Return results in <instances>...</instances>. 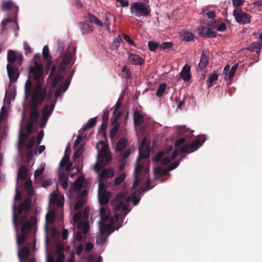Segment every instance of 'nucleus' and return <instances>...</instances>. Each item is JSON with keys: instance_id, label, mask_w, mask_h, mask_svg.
I'll use <instances>...</instances> for the list:
<instances>
[{"instance_id": "nucleus-30", "label": "nucleus", "mask_w": 262, "mask_h": 262, "mask_svg": "<svg viewBox=\"0 0 262 262\" xmlns=\"http://www.w3.org/2000/svg\"><path fill=\"white\" fill-rule=\"evenodd\" d=\"M127 140L126 138L123 137L121 138L118 142L116 150L118 152H120L123 149L125 148L127 146Z\"/></svg>"}, {"instance_id": "nucleus-8", "label": "nucleus", "mask_w": 262, "mask_h": 262, "mask_svg": "<svg viewBox=\"0 0 262 262\" xmlns=\"http://www.w3.org/2000/svg\"><path fill=\"white\" fill-rule=\"evenodd\" d=\"M73 55V53L71 51H67L60 56V58L61 59V61L59 66V70L60 72H63L66 70L67 66L70 62Z\"/></svg>"}, {"instance_id": "nucleus-36", "label": "nucleus", "mask_w": 262, "mask_h": 262, "mask_svg": "<svg viewBox=\"0 0 262 262\" xmlns=\"http://www.w3.org/2000/svg\"><path fill=\"white\" fill-rule=\"evenodd\" d=\"M84 182V179L81 177H79L75 182L74 184V188L76 190H80L82 188Z\"/></svg>"}, {"instance_id": "nucleus-49", "label": "nucleus", "mask_w": 262, "mask_h": 262, "mask_svg": "<svg viewBox=\"0 0 262 262\" xmlns=\"http://www.w3.org/2000/svg\"><path fill=\"white\" fill-rule=\"evenodd\" d=\"M126 174L125 173H122L120 174L118 177H117L114 181V184L116 186L119 185L125 179Z\"/></svg>"}, {"instance_id": "nucleus-2", "label": "nucleus", "mask_w": 262, "mask_h": 262, "mask_svg": "<svg viewBox=\"0 0 262 262\" xmlns=\"http://www.w3.org/2000/svg\"><path fill=\"white\" fill-rule=\"evenodd\" d=\"M28 197L26 198L18 205L14 203L12 206L13 223L16 225L19 223L22 225V231L27 232L34 225L36 224L37 218L32 215L29 219L32 203V196L34 191L33 188L26 190Z\"/></svg>"}, {"instance_id": "nucleus-1", "label": "nucleus", "mask_w": 262, "mask_h": 262, "mask_svg": "<svg viewBox=\"0 0 262 262\" xmlns=\"http://www.w3.org/2000/svg\"><path fill=\"white\" fill-rule=\"evenodd\" d=\"M35 75V82L33 84L30 79H27L25 85V94L26 97L30 96L31 100L29 106V119L33 122H37L39 116L38 108L46 97L50 102L52 101V93H47L46 86L41 84L38 79L40 77V74L34 73Z\"/></svg>"}, {"instance_id": "nucleus-55", "label": "nucleus", "mask_w": 262, "mask_h": 262, "mask_svg": "<svg viewBox=\"0 0 262 262\" xmlns=\"http://www.w3.org/2000/svg\"><path fill=\"white\" fill-rule=\"evenodd\" d=\"M150 185H151L150 180L149 179L146 180L144 185L142 186L143 191H148V190H149L150 189H151L153 187V186L151 187Z\"/></svg>"}, {"instance_id": "nucleus-45", "label": "nucleus", "mask_w": 262, "mask_h": 262, "mask_svg": "<svg viewBox=\"0 0 262 262\" xmlns=\"http://www.w3.org/2000/svg\"><path fill=\"white\" fill-rule=\"evenodd\" d=\"M202 12L205 13L208 18L213 19L215 17V11L209 10L208 8H204L202 9Z\"/></svg>"}, {"instance_id": "nucleus-5", "label": "nucleus", "mask_w": 262, "mask_h": 262, "mask_svg": "<svg viewBox=\"0 0 262 262\" xmlns=\"http://www.w3.org/2000/svg\"><path fill=\"white\" fill-rule=\"evenodd\" d=\"M206 140L204 135L199 136L195 139L192 141L190 144H185L181 149V152L182 154H189L199 148Z\"/></svg>"}, {"instance_id": "nucleus-19", "label": "nucleus", "mask_w": 262, "mask_h": 262, "mask_svg": "<svg viewBox=\"0 0 262 262\" xmlns=\"http://www.w3.org/2000/svg\"><path fill=\"white\" fill-rule=\"evenodd\" d=\"M30 254L29 247H25L18 252V257L21 261L26 260L28 259Z\"/></svg>"}, {"instance_id": "nucleus-54", "label": "nucleus", "mask_w": 262, "mask_h": 262, "mask_svg": "<svg viewBox=\"0 0 262 262\" xmlns=\"http://www.w3.org/2000/svg\"><path fill=\"white\" fill-rule=\"evenodd\" d=\"M42 56L45 60H48L49 57V50L47 45L45 46L43 48Z\"/></svg>"}, {"instance_id": "nucleus-10", "label": "nucleus", "mask_w": 262, "mask_h": 262, "mask_svg": "<svg viewBox=\"0 0 262 262\" xmlns=\"http://www.w3.org/2000/svg\"><path fill=\"white\" fill-rule=\"evenodd\" d=\"M99 232H100L101 234H105V233H107L108 234L107 235H108L113 233L115 229L118 230L122 226L121 223H118L117 225V227L115 229L113 225H112L111 224H106L105 223H102V224H99Z\"/></svg>"}, {"instance_id": "nucleus-42", "label": "nucleus", "mask_w": 262, "mask_h": 262, "mask_svg": "<svg viewBox=\"0 0 262 262\" xmlns=\"http://www.w3.org/2000/svg\"><path fill=\"white\" fill-rule=\"evenodd\" d=\"M115 19V17L112 14L110 13H106L105 16V24L106 25L108 29H110V27L111 25V19Z\"/></svg>"}, {"instance_id": "nucleus-14", "label": "nucleus", "mask_w": 262, "mask_h": 262, "mask_svg": "<svg viewBox=\"0 0 262 262\" xmlns=\"http://www.w3.org/2000/svg\"><path fill=\"white\" fill-rule=\"evenodd\" d=\"M56 102V100H55L50 104H45L42 110V115L49 118L54 109Z\"/></svg>"}, {"instance_id": "nucleus-61", "label": "nucleus", "mask_w": 262, "mask_h": 262, "mask_svg": "<svg viewBox=\"0 0 262 262\" xmlns=\"http://www.w3.org/2000/svg\"><path fill=\"white\" fill-rule=\"evenodd\" d=\"M44 132L43 130H41L37 135L36 138V143L38 145L40 144L43 137Z\"/></svg>"}, {"instance_id": "nucleus-6", "label": "nucleus", "mask_w": 262, "mask_h": 262, "mask_svg": "<svg viewBox=\"0 0 262 262\" xmlns=\"http://www.w3.org/2000/svg\"><path fill=\"white\" fill-rule=\"evenodd\" d=\"M143 169H144L145 174L148 173V168L146 167L142 164H138L137 165H136L134 171V182L132 187L133 189H136L137 188L139 184L141 181L140 177V174Z\"/></svg>"}, {"instance_id": "nucleus-25", "label": "nucleus", "mask_w": 262, "mask_h": 262, "mask_svg": "<svg viewBox=\"0 0 262 262\" xmlns=\"http://www.w3.org/2000/svg\"><path fill=\"white\" fill-rule=\"evenodd\" d=\"M261 49V43L259 41H255L252 42L247 48V49L251 52H254L259 53Z\"/></svg>"}, {"instance_id": "nucleus-32", "label": "nucleus", "mask_w": 262, "mask_h": 262, "mask_svg": "<svg viewBox=\"0 0 262 262\" xmlns=\"http://www.w3.org/2000/svg\"><path fill=\"white\" fill-rule=\"evenodd\" d=\"M69 151V146H68L64 152V155L60 162V167H64L67 162L69 161L70 159V154L68 153Z\"/></svg>"}, {"instance_id": "nucleus-37", "label": "nucleus", "mask_w": 262, "mask_h": 262, "mask_svg": "<svg viewBox=\"0 0 262 262\" xmlns=\"http://www.w3.org/2000/svg\"><path fill=\"white\" fill-rule=\"evenodd\" d=\"M105 163H104V161L102 160L98 159V161L95 163L94 165V170L97 173H99V171L105 166Z\"/></svg>"}, {"instance_id": "nucleus-47", "label": "nucleus", "mask_w": 262, "mask_h": 262, "mask_svg": "<svg viewBox=\"0 0 262 262\" xmlns=\"http://www.w3.org/2000/svg\"><path fill=\"white\" fill-rule=\"evenodd\" d=\"M55 219V214L53 212H48L46 216V222L48 224H52Z\"/></svg>"}, {"instance_id": "nucleus-33", "label": "nucleus", "mask_w": 262, "mask_h": 262, "mask_svg": "<svg viewBox=\"0 0 262 262\" xmlns=\"http://www.w3.org/2000/svg\"><path fill=\"white\" fill-rule=\"evenodd\" d=\"M61 72H60L59 70V72L55 74V76L52 82V85L53 88L56 87L58 83L63 79V77L62 75L60 73Z\"/></svg>"}, {"instance_id": "nucleus-17", "label": "nucleus", "mask_w": 262, "mask_h": 262, "mask_svg": "<svg viewBox=\"0 0 262 262\" xmlns=\"http://www.w3.org/2000/svg\"><path fill=\"white\" fill-rule=\"evenodd\" d=\"M190 71V67L188 64H185L180 73L181 77L184 81H188L190 79L191 76Z\"/></svg>"}, {"instance_id": "nucleus-51", "label": "nucleus", "mask_w": 262, "mask_h": 262, "mask_svg": "<svg viewBox=\"0 0 262 262\" xmlns=\"http://www.w3.org/2000/svg\"><path fill=\"white\" fill-rule=\"evenodd\" d=\"M98 193L99 192H106L105 190L106 188V187L104 184V180H100L98 179Z\"/></svg>"}, {"instance_id": "nucleus-46", "label": "nucleus", "mask_w": 262, "mask_h": 262, "mask_svg": "<svg viewBox=\"0 0 262 262\" xmlns=\"http://www.w3.org/2000/svg\"><path fill=\"white\" fill-rule=\"evenodd\" d=\"M238 63L234 64L229 71L228 74L227 75L228 76V78L230 80H232L234 76L236 70L238 68Z\"/></svg>"}, {"instance_id": "nucleus-20", "label": "nucleus", "mask_w": 262, "mask_h": 262, "mask_svg": "<svg viewBox=\"0 0 262 262\" xmlns=\"http://www.w3.org/2000/svg\"><path fill=\"white\" fill-rule=\"evenodd\" d=\"M70 84V81L67 79L64 81L63 85L60 84L57 88L56 91L54 93V96L57 98L59 96L60 93L61 91L64 92L68 89Z\"/></svg>"}, {"instance_id": "nucleus-57", "label": "nucleus", "mask_w": 262, "mask_h": 262, "mask_svg": "<svg viewBox=\"0 0 262 262\" xmlns=\"http://www.w3.org/2000/svg\"><path fill=\"white\" fill-rule=\"evenodd\" d=\"M126 198V194L124 192H119L115 197L116 201H124Z\"/></svg>"}, {"instance_id": "nucleus-35", "label": "nucleus", "mask_w": 262, "mask_h": 262, "mask_svg": "<svg viewBox=\"0 0 262 262\" xmlns=\"http://www.w3.org/2000/svg\"><path fill=\"white\" fill-rule=\"evenodd\" d=\"M27 169L25 166L22 165L18 171V175H17V179H20V180H24L27 175Z\"/></svg>"}, {"instance_id": "nucleus-60", "label": "nucleus", "mask_w": 262, "mask_h": 262, "mask_svg": "<svg viewBox=\"0 0 262 262\" xmlns=\"http://www.w3.org/2000/svg\"><path fill=\"white\" fill-rule=\"evenodd\" d=\"M83 151V148L82 147L78 148L75 152L74 155V158L77 159L79 158L81 155L82 154Z\"/></svg>"}, {"instance_id": "nucleus-52", "label": "nucleus", "mask_w": 262, "mask_h": 262, "mask_svg": "<svg viewBox=\"0 0 262 262\" xmlns=\"http://www.w3.org/2000/svg\"><path fill=\"white\" fill-rule=\"evenodd\" d=\"M110 152H108L107 149L105 147H103L101 150L99 152V154L98 156V159H102L103 160V159L105 157H106Z\"/></svg>"}, {"instance_id": "nucleus-24", "label": "nucleus", "mask_w": 262, "mask_h": 262, "mask_svg": "<svg viewBox=\"0 0 262 262\" xmlns=\"http://www.w3.org/2000/svg\"><path fill=\"white\" fill-rule=\"evenodd\" d=\"M110 198V193L108 192H103L98 193L99 202L100 205H103L107 204Z\"/></svg>"}, {"instance_id": "nucleus-56", "label": "nucleus", "mask_w": 262, "mask_h": 262, "mask_svg": "<svg viewBox=\"0 0 262 262\" xmlns=\"http://www.w3.org/2000/svg\"><path fill=\"white\" fill-rule=\"evenodd\" d=\"M123 37L124 39L126 42H127L130 45H131V46H132L133 47H136V43L131 39V38H130L129 35H127L126 34H123Z\"/></svg>"}, {"instance_id": "nucleus-41", "label": "nucleus", "mask_w": 262, "mask_h": 262, "mask_svg": "<svg viewBox=\"0 0 262 262\" xmlns=\"http://www.w3.org/2000/svg\"><path fill=\"white\" fill-rule=\"evenodd\" d=\"M79 227H82V232L83 234H86L89 230L90 225L88 221L83 222L80 221L79 224Z\"/></svg>"}, {"instance_id": "nucleus-59", "label": "nucleus", "mask_w": 262, "mask_h": 262, "mask_svg": "<svg viewBox=\"0 0 262 262\" xmlns=\"http://www.w3.org/2000/svg\"><path fill=\"white\" fill-rule=\"evenodd\" d=\"M51 195V197L50 198V203L52 205H55V203L57 201L59 196L58 194L55 193H52Z\"/></svg>"}, {"instance_id": "nucleus-63", "label": "nucleus", "mask_w": 262, "mask_h": 262, "mask_svg": "<svg viewBox=\"0 0 262 262\" xmlns=\"http://www.w3.org/2000/svg\"><path fill=\"white\" fill-rule=\"evenodd\" d=\"M122 72L125 73L126 77L127 79H129L131 77L132 73L127 66H124L122 68Z\"/></svg>"}, {"instance_id": "nucleus-29", "label": "nucleus", "mask_w": 262, "mask_h": 262, "mask_svg": "<svg viewBox=\"0 0 262 262\" xmlns=\"http://www.w3.org/2000/svg\"><path fill=\"white\" fill-rule=\"evenodd\" d=\"M80 28L83 33H89L92 32L93 30V26L88 23L87 20H85V22L80 24Z\"/></svg>"}, {"instance_id": "nucleus-23", "label": "nucleus", "mask_w": 262, "mask_h": 262, "mask_svg": "<svg viewBox=\"0 0 262 262\" xmlns=\"http://www.w3.org/2000/svg\"><path fill=\"white\" fill-rule=\"evenodd\" d=\"M118 203L114 207L115 211L121 210L122 211L126 212L125 215L128 213V205L124 203V201H117Z\"/></svg>"}, {"instance_id": "nucleus-11", "label": "nucleus", "mask_w": 262, "mask_h": 262, "mask_svg": "<svg viewBox=\"0 0 262 262\" xmlns=\"http://www.w3.org/2000/svg\"><path fill=\"white\" fill-rule=\"evenodd\" d=\"M7 70L10 81L12 83L16 81L19 76L17 70L9 63L7 65Z\"/></svg>"}, {"instance_id": "nucleus-62", "label": "nucleus", "mask_w": 262, "mask_h": 262, "mask_svg": "<svg viewBox=\"0 0 262 262\" xmlns=\"http://www.w3.org/2000/svg\"><path fill=\"white\" fill-rule=\"evenodd\" d=\"M16 193L14 196V200L15 202H18L20 200L21 197V192L19 191L18 187H16L15 189Z\"/></svg>"}, {"instance_id": "nucleus-15", "label": "nucleus", "mask_w": 262, "mask_h": 262, "mask_svg": "<svg viewBox=\"0 0 262 262\" xmlns=\"http://www.w3.org/2000/svg\"><path fill=\"white\" fill-rule=\"evenodd\" d=\"M139 155L136 160V165L140 163V160L142 158L147 159L149 157V147H139Z\"/></svg>"}, {"instance_id": "nucleus-28", "label": "nucleus", "mask_w": 262, "mask_h": 262, "mask_svg": "<svg viewBox=\"0 0 262 262\" xmlns=\"http://www.w3.org/2000/svg\"><path fill=\"white\" fill-rule=\"evenodd\" d=\"M97 122V117L92 118L88 120L84 126L79 130L80 132H84L89 128L94 127Z\"/></svg>"}, {"instance_id": "nucleus-27", "label": "nucleus", "mask_w": 262, "mask_h": 262, "mask_svg": "<svg viewBox=\"0 0 262 262\" xmlns=\"http://www.w3.org/2000/svg\"><path fill=\"white\" fill-rule=\"evenodd\" d=\"M134 122L136 126H140L144 122L143 116L137 111L134 113Z\"/></svg>"}, {"instance_id": "nucleus-18", "label": "nucleus", "mask_w": 262, "mask_h": 262, "mask_svg": "<svg viewBox=\"0 0 262 262\" xmlns=\"http://www.w3.org/2000/svg\"><path fill=\"white\" fill-rule=\"evenodd\" d=\"M114 176V171L112 168L104 169L100 174L98 179L104 180L107 178H112Z\"/></svg>"}, {"instance_id": "nucleus-58", "label": "nucleus", "mask_w": 262, "mask_h": 262, "mask_svg": "<svg viewBox=\"0 0 262 262\" xmlns=\"http://www.w3.org/2000/svg\"><path fill=\"white\" fill-rule=\"evenodd\" d=\"M12 6V3L9 2H4L3 3L2 9L3 10H9Z\"/></svg>"}, {"instance_id": "nucleus-44", "label": "nucleus", "mask_w": 262, "mask_h": 262, "mask_svg": "<svg viewBox=\"0 0 262 262\" xmlns=\"http://www.w3.org/2000/svg\"><path fill=\"white\" fill-rule=\"evenodd\" d=\"M194 34L190 32L184 31L183 32V40L186 41H190L194 39Z\"/></svg>"}, {"instance_id": "nucleus-16", "label": "nucleus", "mask_w": 262, "mask_h": 262, "mask_svg": "<svg viewBox=\"0 0 262 262\" xmlns=\"http://www.w3.org/2000/svg\"><path fill=\"white\" fill-rule=\"evenodd\" d=\"M129 62L134 65H141L144 60L139 55L132 54H129L128 57Z\"/></svg>"}, {"instance_id": "nucleus-4", "label": "nucleus", "mask_w": 262, "mask_h": 262, "mask_svg": "<svg viewBox=\"0 0 262 262\" xmlns=\"http://www.w3.org/2000/svg\"><path fill=\"white\" fill-rule=\"evenodd\" d=\"M130 10L132 14L138 17L147 16L150 11V10L143 3L141 2H134L132 4Z\"/></svg>"}, {"instance_id": "nucleus-21", "label": "nucleus", "mask_w": 262, "mask_h": 262, "mask_svg": "<svg viewBox=\"0 0 262 262\" xmlns=\"http://www.w3.org/2000/svg\"><path fill=\"white\" fill-rule=\"evenodd\" d=\"M208 56L203 51L202 53L200 62L199 64V68L201 70L204 69L208 64Z\"/></svg>"}, {"instance_id": "nucleus-53", "label": "nucleus", "mask_w": 262, "mask_h": 262, "mask_svg": "<svg viewBox=\"0 0 262 262\" xmlns=\"http://www.w3.org/2000/svg\"><path fill=\"white\" fill-rule=\"evenodd\" d=\"M28 138V136H27L25 133H21V132L19 135V143L22 145L25 144V142L26 140H27Z\"/></svg>"}, {"instance_id": "nucleus-9", "label": "nucleus", "mask_w": 262, "mask_h": 262, "mask_svg": "<svg viewBox=\"0 0 262 262\" xmlns=\"http://www.w3.org/2000/svg\"><path fill=\"white\" fill-rule=\"evenodd\" d=\"M198 35L204 38H215L217 36V34L210 28L206 27H200L198 29Z\"/></svg>"}, {"instance_id": "nucleus-22", "label": "nucleus", "mask_w": 262, "mask_h": 262, "mask_svg": "<svg viewBox=\"0 0 262 262\" xmlns=\"http://www.w3.org/2000/svg\"><path fill=\"white\" fill-rule=\"evenodd\" d=\"M13 224L16 229H17L18 226L21 227V233L19 236H18L17 237V243L18 245L22 244L25 242V241L26 239V236L24 234L29 232L31 231V230L32 229V228L35 225H33L28 231L24 232L22 231V225L21 224H20L19 223H18L16 225L14 224V223H13Z\"/></svg>"}, {"instance_id": "nucleus-26", "label": "nucleus", "mask_w": 262, "mask_h": 262, "mask_svg": "<svg viewBox=\"0 0 262 262\" xmlns=\"http://www.w3.org/2000/svg\"><path fill=\"white\" fill-rule=\"evenodd\" d=\"M86 20L89 23H95L100 27L103 26V25L101 20L91 13H88Z\"/></svg>"}, {"instance_id": "nucleus-39", "label": "nucleus", "mask_w": 262, "mask_h": 262, "mask_svg": "<svg viewBox=\"0 0 262 262\" xmlns=\"http://www.w3.org/2000/svg\"><path fill=\"white\" fill-rule=\"evenodd\" d=\"M218 79V75L216 73L211 74L207 80V84L208 88H210L214 81H215Z\"/></svg>"}, {"instance_id": "nucleus-43", "label": "nucleus", "mask_w": 262, "mask_h": 262, "mask_svg": "<svg viewBox=\"0 0 262 262\" xmlns=\"http://www.w3.org/2000/svg\"><path fill=\"white\" fill-rule=\"evenodd\" d=\"M166 88V83H163L161 84L157 91V92H156L157 96L159 97L162 96L164 92L165 91Z\"/></svg>"}, {"instance_id": "nucleus-64", "label": "nucleus", "mask_w": 262, "mask_h": 262, "mask_svg": "<svg viewBox=\"0 0 262 262\" xmlns=\"http://www.w3.org/2000/svg\"><path fill=\"white\" fill-rule=\"evenodd\" d=\"M81 217V212L79 211L77 212L73 216V222L74 223H78Z\"/></svg>"}, {"instance_id": "nucleus-12", "label": "nucleus", "mask_w": 262, "mask_h": 262, "mask_svg": "<svg viewBox=\"0 0 262 262\" xmlns=\"http://www.w3.org/2000/svg\"><path fill=\"white\" fill-rule=\"evenodd\" d=\"M120 116L121 113H119L114 117V119L112 122V125L113 126V127L112 128L110 133V137L112 139L114 138L119 130L120 124L118 122V120L120 117Z\"/></svg>"}, {"instance_id": "nucleus-40", "label": "nucleus", "mask_w": 262, "mask_h": 262, "mask_svg": "<svg viewBox=\"0 0 262 262\" xmlns=\"http://www.w3.org/2000/svg\"><path fill=\"white\" fill-rule=\"evenodd\" d=\"M135 148L134 146H132L129 147L127 150L124 151L122 155L121 158L120 159L122 161H126V159L129 157V156L134 151Z\"/></svg>"}, {"instance_id": "nucleus-3", "label": "nucleus", "mask_w": 262, "mask_h": 262, "mask_svg": "<svg viewBox=\"0 0 262 262\" xmlns=\"http://www.w3.org/2000/svg\"><path fill=\"white\" fill-rule=\"evenodd\" d=\"M34 64L33 66H30V70H29V74L28 76V79H30L31 80V78H33L34 79V82H32L33 84L35 82V75L34 73H37V74H40V77L38 79V80L40 81L41 84L43 85L44 83V75H43V68L42 66L39 63V61L40 60V55L39 54H36L34 56Z\"/></svg>"}, {"instance_id": "nucleus-34", "label": "nucleus", "mask_w": 262, "mask_h": 262, "mask_svg": "<svg viewBox=\"0 0 262 262\" xmlns=\"http://www.w3.org/2000/svg\"><path fill=\"white\" fill-rule=\"evenodd\" d=\"M108 236V235H105V234H101L99 232V234L96 239L97 243L100 245L104 244L107 242Z\"/></svg>"}, {"instance_id": "nucleus-50", "label": "nucleus", "mask_w": 262, "mask_h": 262, "mask_svg": "<svg viewBox=\"0 0 262 262\" xmlns=\"http://www.w3.org/2000/svg\"><path fill=\"white\" fill-rule=\"evenodd\" d=\"M107 126V122L102 121V123L98 128L99 133L103 135H105L106 134V130Z\"/></svg>"}, {"instance_id": "nucleus-31", "label": "nucleus", "mask_w": 262, "mask_h": 262, "mask_svg": "<svg viewBox=\"0 0 262 262\" xmlns=\"http://www.w3.org/2000/svg\"><path fill=\"white\" fill-rule=\"evenodd\" d=\"M168 172L166 169H163L161 167H157L154 170V174L157 178H161L165 176Z\"/></svg>"}, {"instance_id": "nucleus-13", "label": "nucleus", "mask_w": 262, "mask_h": 262, "mask_svg": "<svg viewBox=\"0 0 262 262\" xmlns=\"http://www.w3.org/2000/svg\"><path fill=\"white\" fill-rule=\"evenodd\" d=\"M7 60L10 63H13L18 60L19 64H21L23 60V56L20 54L16 55L15 52L11 50L8 51Z\"/></svg>"}, {"instance_id": "nucleus-38", "label": "nucleus", "mask_w": 262, "mask_h": 262, "mask_svg": "<svg viewBox=\"0 0 262 262\" xmlns=\"http://www.w3.org/2000/svg\"><path fill=\"white\" fill-rule=\"evenodd\" d=\"M160 47L164 51H173V43L172 42H164L160 45Z\"/></svg>"}, {"instance_id": "nucleus-7", "label": "nucleus", "mask_w": 262, "mask_h": 262, "mask_svg": "<svg viewBox=\"0 0 262 262\" xmlns=\"http://www.w3.org/2000/svg\"><path fill=\"white\" fill-rule=\"evenodd\" d=\"M233 15L236 21L238 23L246 24L250 23L251 21L250 15L241 10H234Z\"/></svg>"}, {"instance_id": "nucleus-48", "label": "nucleus", "mask_w": 262, "mask_h": 262, "mask_svg": "<svg viewBox=\"0 0 262 262\" xmlns=\"http://www.w3.org/2000/svg\"><path fill=\"white\" fill-rule=\"evenodd\" d=\"M160 45L159 43V42L154 41H149L148 42V49L151 51H154L158 47H160Z\"/></svg>"}]
</instances>
